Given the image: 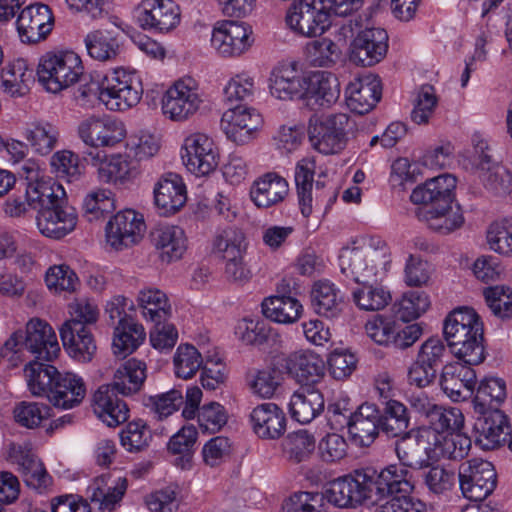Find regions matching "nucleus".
<instances>
[{
	"instance_id": "obj_13",
	"label": "nucleus",
	"mask_w": 512,
	"mask_h": 512,
	"mask_svg": "<svg viewBox=\"0 0 512 512\" xmlns=\"http://www.w3.org/2000/svg\"><path fill=\"white\" fill-rule=\"evenodd\" d=\"M181 157L186 168L196 175H207L218 165L215 143L203 133H193L185 138Z\"/></svg>"
},
{
	"instance_id": "obj_24",
	"label": "nucleus",
	"mask_w": 512,
	"mask_h": 512,
	"mask_svg": "<svg viewBox=\"0 0 512 512\" xmlns=\"http://www.w3.org/2000/svg\"><path fill=\"white\" fill-rule=\"evenodd\" d=\"M187 201L186 185L176 173H165L154 187V202L163 216L177 213Z\"/></svg>"
},
{
	"instance_id": "obj_59",
	"label": "nucleus",
	"mask_w": 512,
	"mask_h": 512,
	"mask_svg": "<svg viewBox=\"0 0 512 512\" xmlns=\"http://www.w3.org/2000/svg\"><path fill=\"white\" fill-rule=\"evenodd\" d=\"M173 364L178 378L190 379L202 367L203 357L193 345L181 344L176 350Z\"/></svg>"
},
{
	"instance_id": "obj_52",
	"label": "nucleus",
	"mask_w": 512,
	"mask_h": 512,
	"mask_svg": "<svg viewBox=\"0 0 512 512\" xmlns=\"http://www.w3.org/2000/svg\"><path fill=\"white\" fill-rule=\"evenodd\" d=\"M315 174V163L307 158L300 160L295 167V184L298 204L304 217L312 213V188Z\"/></svg>"
},
{
	"instance_id": "obj_10",
	"label": "nucleus",
	"mask_w": 512,
	"mask_h": 512,
	"mask_svg": "<svg viewBox=\"0 0 512 512\" xmlns=\"http://www.w3.org/2000/svg\"><path fill=\"white\" fill-rule=\"evenodd\" d=\"M366 472L371 473L370 489L374 503L385 497H410L414 490L412 472L401 464L388 465L379 474L369 468Z\"/></svg>"
},
{
	"instance_id": "obj_21",
	"label": "nucleus",
	"mask_w": 512,
	"mask_h": 512,
	"mask_svg": "<svg viewBox=\"0 0 512 512\" xmlns=\"http://www.w3.org/2000/svg\"><path fill=\"white\" fill-rule=\"evenodd\" d=\"M456 178L451 174L433 177L423 185L416 187L411 193V201L420 204L418 208L427 210L449 207L454 200Z\"/></svg>"
},
{
	"instance_id": "obj_1",
	"label": "nucleus",
	"mask_w": 512,
	"mask_h": 512,
	"mask_svg": "<svg viewBox=\"0 0 512 512\" xmlns=\"http://www.w3.org/2000/svg\"><path fill=\"white\" fill-rule=\"evenodd\" d=\"M28 204L37 210L36 224L40 233L61 239L77 224V213L67 202L63 186L55 181H37L27 186Z\"/></svg>"
},
{
	"instance_id": "obj_32",
	"label": "nucleus",
	"mask_w": 512,
	"mask_h": 512,
	"mask_svg": "<svg viewBox=\"0 0 512 512\" xmlns=\"http://www.w3.org/2000/svg\"><path fill=\"white\" fill-rule=\"evenodd\" d=\"M289 374L296 379L302 387H310L322 381L326 372L323 359L311 351L296 352L287 360Z\"/></svg>"
},
{
	"instance_id": "obj_31",
	"label": "nucleus",
	"mask_w": 512,
	"mask_h": 512,
	"mask_svg": "<svg viewBox=\"0 0 512 512\" xmlns=\"http://www.w3.org/2000/svg\"><path fill=\"white\" fill-rule=\"evenodd\" d=\"M395 452L400 464L406 468L422 469L433 461L431 438L424 432L414 438L408 433L399 437Z\"/></svg>"
},
{
	"instance_id": "obj_9",
	"label": "nucleus",
	"mask_w": 512,
	"mask_h": 512,
	"mask_svg": "<svg viewBox=\"0 0 512 512\" xmlns=\"http://www.w3.org/2000/svg\"><path fill=\"white\" fill-rule=\"evenodd\" d=\"M213 249L226 260V277L235 282L250 279L251 272L243 263L245 250L244 235L233 228H228L216 235Z\"/></svg>"
},
{
	"instance_id": "obj_22",
	"label": "nucleus",
	"mask_w": 512,
	"mask_h": 512,
	"mask_svg": "<svg viewBox=\"0 0 512 512\" xmlns=\"http://www.w3.org/2000/svg\"><path fill=\"white\" fill-rule=\"evenodd\" d=\"M53 15L48 5L37 3L24 8L16 21L20 39L24 43H38L52 31Z\"/></svg>"
},
{
	"instance_id": "obj_49",
	"label": "nucleus",
	"mask_w": 512,
	"mask_h": 512,
	"mask_svg": "<svg viewBox=\"0 0 512 512\" xmlns=\"http://www.w3.org/2000/svg\"><path fill=\"white\" fill-rule=\"evenodd\" d=\"M506 383L502 378L486 377L480 381L474 393L473 405L478 413L499 409L506 399Z\"/></svg>"
},
{
	"instance_id": "obj_17",
	"label": "nucleus",
	"mask_w": 512,
	"mask_h": 512,
	"mask_svg": "<svg viewBox=\"0 0 512 512\" xmlns=\"http://www.w3.org/2000/svg\"><path fill=\"white\" fill-rule=\"evenodd\" d=\"M262 123V116L255 108L241 105L228 109L221 118L227 138L240 145L252 140Z\"/></svg>"
},
{
	"instance_id": "obj_55",
	"label": "nucleus",
	"mask_w": 512,
	"mask_h": 512,
	"mask_svg": "<svg viewBox=\"0 0 512 512\" xmlns=\"http://www.w3.org/2000/svg\"><path fill=\"white\" fill-rule=\"evenodd\" d=\"M25 138L36 153L48 155L58 143L59 130L49 122H33L27 127Z\"/></svg>"
},
{
	"instance_id": "obj_4",
	"label": "nucleus",
	"mask_w": 512,
	"mask_h": 512,
	"mask_svg": "<svg viewBox=\"0 0 512 512\" xmlns=\"http://www.w3.org/2000/svg\"><path fill=\"white\" fill-rule=\"evenodd\" d=\"M351 129L350 117L346 113L311 118L308 126L309 142L321 154H337L346 147Z\"/></svg>"
},
{
	"instance_id": "obj_43",
	"label": "nucleus",
	"mask_w": 512,
	"mask_h": 512,
	"mask_svg": "<svg viewBox=\"0 0 512 512\" xmlns=\"http://www.w3.org/2000/svg\"><path fill=\"white\" fill-rule=\"evenodd\" d=\"M91 165L96 168L97 177L103 183H122L130 172V162L121 154L107 156L100 151L90 153Z\"/></svg>"
},
{
	"instance_id": "obj_7",
	"label": "nucleus",
	"mask_w": 512,
	"mask_h": 512,
	"mask_svg": "<svg viewBox=\"0 0 512 512\" xmlns=\"http://www.w3.org/2000/svg\"><path fill=\"white\" fill-rule=\"evenodd\" d=\"M329 17L322 0H299L288 10L286 22L294 32L316 37L328 28Z\"/></svg>"
},
{
	"instance_id": "obj_44",
	"label": "nucleus",
	"mask_w": 512,
	"mask_h": 512,
	"mask_svg": "<svg viewBox=\"0 0 512 512\" xmlns=\"http://www.w3.org/2000/svg\"><path fill=\"white\" fill-rule=\"evenodd\" d=\"M33 81V70L28 68L24 59L13 60L2 69L1 87L3 92L11 97L26 95Z\"/></svg>"
},
{
	"instance_id": "obj_33",
	"label": "nucleus",
	"mask_w": 512,
	"mask_h": 512,
	"mask_svg": "<svg viewBox=\"0 0 512 512\" xmlns=\"http://www.w3.org/2000/svg\"><path fill=\"white\" fill-rule=\"evenodd\" d=\"M141 82L140 77L134 71H128L123 68L114 69L106 74L101 83H91L87 88L79 89V96L83 99L97 97L103 104L107 103V99L115 97L122 89L128 88L130 83Z\"/></svg>"
},
{
	"instance_id": "obj_29",
	"label": "nucleus",
	"mask_w": 512,
	"mask_h": 512,
	"mask_svg": "<svg viewBox=\"0 0 512 512\" xmlns=\"http://www.w3.org/2000/svg\"><path fill=\"white\" fill-rule=\"evenodd\" d=\"M302 99L311 109L330 107L340 95L338 81L328 72H313L306 76Z\"/></svg>"
},
{
	"instance_id": "obj_14",
	"label": "nucleus",
	"mask_w": 512,
	"mask_h": 512,
	"mask_svg": "<svg viewBox=\"0 0 512 512\" xmlns=\"http://www.w3.org/2000/svg\"><path fill=\"white\" fill-rule=\"evenodd\" d=\"M78 135L88 146L113 147L126 136L122 121L111 117H88L78 125Z\"/></svg>"
},
{
	"instance_id": "obj_11",
	"label": "nucleus",
	"mask_w": 512,
	"mask_h": 512,
	"mask_svg": "<svg viewBox=\"0 0 512 512\" xmlns=\"http://www.w3.org/2000/svg\"><path fill=\"white\" fill-rule=\"evenodd\" d=\"M201 103L196 82L192 78L175 82L162 99V111L174 121H184L195 114Z\"/></svg>"
},
{
	"instance_id": "obj_45",
	"label": "nucleus",
	"mask_w": 512,
	"mask_h": 512,
	"mask_svg": "<svg viewBox=\"0 0 512 512\" xmlns=\"http://www.w3.org/2000/svg\"><path fill=\"white\" fill-rule=\"evenodd\" d=\"M311 298L313 307L319 315L327 318L337 317L343 307V296L334 283L319 280L314 283Z\"/></svg>"
},
{
	"instance_id": "obj_41",
	"label": "nucleus",
	"mask_w": 512,
	"mask_h": 512,
	"mask_svg": "<svg viewBox=\"0 0 512 512\" xmlns=\"http://www.w3.org/2000/svg\"><path fill=\"white\" fill-rule=\"evenodd\" d=\"M261 309L267 319L280 324L295 323L303 313L300 301L284 294L266 297L261 303Z\"/></svg>"
},
{
	"instance_id": "obj_48",
	"label": "nucleus",
	"mask_w": 512,
	"mask_h": 512,
	"mask_svg": "<svg viewBox=\"0 0 512 512\" xmlns=\"http://www.w3.org/2000/svg\"><path fill=\"white\" fill-rule=\"evenodd\" d=\"M145 379V362L131 358L116 370L113 384L121 395L130 396L140 391Z\"/></svg>"
},
{
	"instance_id": "obj_37",
	"label": "nucleus",
	"mask_w": 512,
	"mask_h": 512,
	"mask_svg": "<svg viewBox=\"0 0 512 512\" xmlns=\"http://www.w3.org/2000/svg\"><path fill=\"white\" fill-rule=\"evenodd\" d=\"M151 237L164 262L179 260L187 249L185 232L179 226H160L151 233Z\"/></svg>"
},
{
	"instance_id": "obj_58",
	"label": "nucleus",
	"mask_w": 512,
	"mask_h": 512,
	"mask_svg": "<svg viewBox=\"0 0 512 512\" xmlns=\"http://www.w3.org/2000/svg\"><path fill=\"white\" fill-rule=\"evenodd\" d=\"M307 57L315 67H331L341 58V49L329 38L311 41L306 46Z\"/></svg>"
},
{
	"instance_id": "obj_51",
	"label": "nucleus",
	"mask_w": 512,
	"mask_h": 512,
	"mask_svg": "<svg viewBox=\"0 0 512 512\" xmlns=\"http://www.w3.org/2000/svg\"><path fill=\"white\" fill-rule=\"evenodd\" d=\"M138 306L143 317L151 322L168 321L171 305L166 294L156 288L142 289L138 294Z\"/></svg>"
},
{
	"instance_id": "obj_47",
	"label": "nucleus",
	"mask_w": 512,
	"mask_h": 512,
	"mask_svg": "<svg viewBox=\"0 0 512 512\" xmlns=\"http://www.w3.org/2000/svg\"><path fill=\"white\" fill-rule=\"evenodd\" d=\"M380 429L387 438H399L407 434L410 415L407 407L398 400H387L380 410Z\"/></svg>"
},
{
	"instance_id": "obj_3",
	"label": "nucleus",
	"mask_w": 512,
	"mask_h": 512,
	"mask_svg": "<svg viewBox=\"0 0 512 512\" xmlns=\"http://www.w3.org/2000/svg\"><path fill=\"white\" fill-rule=\"evenodd\" d=\"M37 76L46 91L58 93L82 80L84 66L73 51L48 52L39 60Z\"/></svg>"
},
{
	"instance_id": "obj_16",
	"label": "nucleus",
	"mask_w": 512,
	"mask_h": 512,
	"mask_svg": "<svg viewBox=\"0 0 512 512\" xmlns=\"http://www.w3.org/2000/svg\"><path fill=\"white\" fill-rule=\"evenodd\" d=\"M28 352L34 359L28 364L42 362L50 364L60 353L56 333L51 325L40 318H32L24 329Z\"/></svg>"
},
{
	"instance_id": "obj_27",
	"label": "nucleus",
	"mask_w": 512,
	"mask_h": 512,
	"mask_svg": "<svg viewBox=\"0 0 512 512\" xmlns=\"http://www.w3.org/2000/svg\"><path fill=\"white\" fill-rule=\"evenodd\" d=\"M380 409L373 403H363L347 422L353 442L361 447H369L382 433L380 429Z\"/></svg>"
},
{
	"instance_id": "obj_42",
	"label": "nucleus",
	"mask_w": 512,
	"mask_h": 512,
	"mask_svg": "<svg viewBox=\"0 0 512 512\" xmlns=\"http://www.w3.org/2000/svg\"><path fill=\"white\" fill-rule=\"evenodd\" d=\"M433 461L464 458L471 448V439L458 432L433 433L431 438Z\"/></svg>"
},
{
	"instance_id": "obj_12",
	"label": "nucleus",
	"mask_w": 512,
	"mask_h": 512,
	"mask_svg": "<svg viewBox=\"0 0 512 512\" xmlns=\"http://www.w3.org/2000/svg\"><path fill=\"white\" fill-rule=\"evenodd\" d=\"M388 33L382 28H366L358 32L350 44L349 60L361 67L373 66L388 51Z\"/></svg>"
},
{
	"instance_id": "obj_18",
	"label": "nucleus",
	"mask_w": 512,
	"mask_h": 512,
	"mask_svg": "<svg viewBox=\"0 0 512 512\" xmlns=\"http://www.w3.org/2000/svg\"><path fill=\"white\" fill-rule=\"evenodd\" d=\"M143 215L132 209L115 214L106 225V239L116 250L136 244L145 230Z\"/></svg>"
},
{
	"instance_id": "obj_25",
	"label": "nucleus",
	"mask_w": 512,
	"mask_h": 512,
	"mask_svg": "<svg viewBox=\"0 0 512 512\" xmlns=\"http://www.w3.org/2000/svg\"><path fill=\"white\" fill-rule=\"evenodd\" d=\"M348 108L357 114L370 112L380 101L382 84L377 75H367L350 82L345 91Z\"/></svg>"
},
{
	"instance_id": "obj_46",
	"label": "nucleus",
	"mask_w": 512,
	"mask_h": 512,
	"mask_svg": "<svg viewBox=\"0 0 512 512\" xmlns=\"http://www.w3.org/2000/svg\"><path fill=\"white\" fill-rule=\"evenodd\" d=\"M145 336L143 326L135 322L134 319H123L117 322L112 342L114 354L125 358L142 344Z\"/></svg>"
},
{
	"instance_id": "obj_53",
	"label": "nucleus",
	"mask_w": 512,
	"mask_h": 512,
	"mask_svg": "<svg viewBox=\"0 0 512 512\" xmlns=\"http://www.w3.org/2000/svg\"><path fill=\"white\" fill-rule=\"evenodd\" d=\"M342 274L356 283H365L373 267H369L365 252L359 247H344L339 255Z\"/></svg>"
},
{
	"instance_id": "obj_2",
	"label": "nucleus",
	"mask_w": 512,
	"mask_h": 512,
	"mask_svg": "<svg viewBox=\"0 0 512 512\" xmlns=\"http://www.w3.org/2000/svg\"><path fill=\"white\" fill-rule=\"evenodd\" d=\"M24 373L30 392L47 398L54 407L72 409L79 406L86 395V385L81 377L70 372L60 373L51 364H26Z\"/></svg>"
},
{
	"instance_id": "obj_39",
	"label": "nucleus",
	"mask_w": 512,
	"mask_h": 512,
	"mask_svg": "<svg viewBox=\"0 0 512 512\" xmlns=\"http://www.w3.org/2000/svg\"><path fill=\"white\" fill-rule=\"evenodd\" d=\"M416 215L419 220L426 222L427 226L442 235H447L459 229L464 224V216L458 204H449V207H439L427 210L417 208Z\"/></svg>"
},
{
	"instance_id": "obj_61",
	"label": "nucleus",
	"mask_w": 512,
	"mask_h": 512,
	"mask_svg": "<svg viewBox=\"0 0 512 512\" xmlns=\"http://www.w3.org/2000/svg\"><path fill=\"white\" fill-rule=\"evenodd\" d=\"M183 403L182 393L173 389L166 393L149 396L144 405L150 409L155 418L162 420L176 412Z\"/></svg>"
},
{
	"instance_id": "obj_40",
	"label": "nucleus",
	"mask_w": 512,
	"mask_h": 512,
	"mask_svg": "<svg viewBox=\"0 0 512 512\" xmlns=\"http://www.w3.org/2000/svg\"><path fill=\"white\" fill-rule=\"evenodd\" d=\"M451 352L464 363L478 365L485 359L484 330L475 327L473 331L467 330L460 338L447 340Z\"/></svg>"
},
{
	"instance_id": "obj_57",
	"label": "nucleus",
	"mask_w": 512,
	"mask_h": 512,
	"mask_svg": "<svg viewBox=\"0 0 512 512\" xmlns=\"http://www.w3.org/2000/svg\"><path fill=\"white\" fill-rule=\"evenodd\" d=\"M429 297L425 292L412 291L405 293L393 306L395 317L403 322L418 318L429 307Z\"/></svg>"
},
{
	"instance_id": "obj_28",
	"label": "nucleus",
	"mask_w": 512,
	"mask_h": 512,
	"mask_svg": "<svg viewBox=\"0 0 512 512\" xmlns=\"http://www.w3.org/2000/svg\"><path fill=\"white\" fill-rule=\"evenodd\" d=\"M120 394L114 384L100 386L92 398L95 415L109 427H115L128 419L127 404L118 397Z\"/></svg>"
},
{
	"instance_id": "obj_36",
	"label": "nucleus",
	"mask_w": 512,
	"mask_h": 512,
	"mask_svg": "<svg viewBox=\"0 0 512 512\" xmlns=\"http://www.w3.org/2000/svg\"><path fill=\"white\" fill-rule=\"evenodd\" d=\"M325 407L322 393L315 388L301 387L289 402L291 418L300 424H308L319 416Z\"/></svg>"
},
{
	"instance_id": "obj_34",
	"label": "nucleus",
	"mask_w": 512,
	"mask_h": 512,
	"mask_svg": "<svg viewBox=\"0 0 512 512\" xmlns=\"http://www.w3.org/2000/svg\"><path fill=\"white\" fill-rule=\"evenodd\" d=\"M289 193L287 180L275 172L257 178L250 189L252 202L258 208H270L283 202Z\"/></svg>"
},
{
	"instance_id": "obj_35",
	"label": "nucleus",
	"mask_w": 512,
	"mask_h": 512,
	"mask_svg": "<svg viewBox=\"0 0 512 512\" xmlns=\"http://www.w3.org/2000/svg\"><path fill=\"white\" fill-rule=\"evenodd\" d=\"M10 457L18 464L19 472L28 487L43 493L52 485V477L43 463L33 454L24 451L21 446L13 445L10 449Z\"/></svg>"
},
{
	"instance_id": "obj_6",
	"label": "nucleus",
	"mask_w": 512,
	"mask_h": 512,
	"mask_svg": "<svg viewBox=\"0 0 512 512\" xmlns=\"http://www.w3.org/2000/svg\"><path fill=\"white\" fill-rule=\"evenodd\" d=\"M459 483L465 498L479 502L496 488L497 475L491 462L473 458L459 467Z\"/></svg>"
},
{
	"instance_id": "obj_62",
	"label": "nucleus",
	"mask_w": 512,
	"mask_h": 512,
	"mask_svg": "<svg viewBox=\"0 0 512 512\" xmlns=\"http://www.w3.org/2000/svg\"><path fill=\"white\" fill-rule=\"evenodd\" d=\"M325 497L319 492L294 493L285 501L282 512H327Z\"/></svg>"
},
{
	"instance_id": "obj_20",
	"label": "nucleus",
	"mask_w": 512,
	"mask_h": 512,
	"mask_svg": "<svg viewBox=\"0 0 512 512\" xmlns=\"http://www.w3.org/2000/svg\"><path fill=\"white\" fill-rule=\"evenodd\" d=\"M471 366L462 361L449 363L443 367L440 387L452 401H466L474 395L477 375Z\"/></svg>"
},
{
	"instance_id": "obj_19",
	"label": "nucleus",
	"mask_w": 512,
	"mask_h": 512,
	"mask_svg": "<svg viewBox=\"0 0 512 512\" xmlns=\"http://www.w3.org/2000/svg\"><path fill=\"white\" fill-rule=\"evenodd\" d=\"M126 490V478L119 477L109 485L104 476L98 477L87 490L91 503H88L87 500L75 499L72 512H91L92 505L102 511H113L122 500Z\"/></svg>"
},
{
	"instance_id": "obj_38",
	"label": "nucleus",
	"mask_w": 512,
	"mask_h": 512,
	"mask_svg": "<svg viewBox=\"0 0 512 512\" xmlns=\"http://www.w3.org/2000/svg\"><path fill=\"white\" fill-rule=\"evenodd\" d=\"M60 337L69 355L81 362H88L96 352V343L90 329L79 323L70 328L62 325Z\"/></svg>"
},
{
	"instance_id": "obj_23",
	"label": "nucleus",
	"mask_w": 512,
	"mask_h": 512,
	"mask_svg": "<svg viewBox=\"0 0 512 512\" xmlns=\"http://www.w3.org/2000/svg\"><path fill=\"white\" fill-rule=\"evenodd\" d=\"M479 414L474 423L476 442L486 450L505 444L510 435V424L503 411L492 409Z\"/></svg>"
},
{
	"instance_id": "obj_60",
	"label": "nucleus",
	"mask_w": 512,
	"mask_h": 512,
	"mask_svg": "<svg viewBox=\"0 0 512 512\" xmlns=\"http://www.w3.org/2000/svg\"><path fill=\"white\" fill-rule=\"evenodd\" d=\"M151 440V430L142 419L129 422L120 433L121 445L131 453L146 449Z\"/></svg>"
},
{
	"instance_id": "obj_30",
	"label": "nucleus",
	"mask_w": 512,
	"mask_h": 512,
	"mask_svg": "<svg viewBox=\"0 0 512 512\" xmlns=\"http://www.w3.org/2000/svg\"><path fill=\"white\" fill-rule=\"evenodd\" d=\"M253 432L261 439H279L286 431V417L275 403L267 402L254 407L250 413Z\"/></svg>"
},
{
	"instance_id": "obj_56",
	"label": "nucleus",
	"mask_w": 512,
	"mask_h": 512,
	"mask_svg": "<svg viewBox=\"0 0 512 512\" xmlns=\"http://www.w3.org/2000/svg\"><path fill=\"white\" fill-rule=\"evenodd\" d=\"M430 430L424 433L432 438L433 433L458 432L464 425V416L460 409L455 407L445 408L436 405L428 417Z\"/></svg>"
},
{
	"instance_id": "obj_63",
	"label": "nucleus",
	"mask_w": 512,
	"mask_h": 512,
	"mask_svg": "<svg viewBox=\"0 0 512 512\" xmlns=\"http://www.w3.org/2000/svg\"><path fill=\"white\" fill-rule=\"evenodd\" d=\"M483 294L493 315L502 320L512 317V289L510 287H488Z\"/></svg>"
},
{
	"instance_id": "obj_15",
	"label": "nucleus",
	"mask_w": 512,
	"mask_h": 512,
	"mask_svg": "<svg viewBox=\"0 0 512 512\" xmlns=\"http://www.w3.org/2000/svg\"><path fill=\"white\" fill-rule=\"evenodd\" d=\"M137 21L144 30L166 33L180 23L179 6L172 0H142Z\"/></svg>"
},
{
	"instance_id": "obj_50",
	"label": "nucleus",
	"mask_w": 512,
	"mask_h": 512,
	"mask_svg": "<svg viewBox=\"0 0 512 512\" xmlns=\"http://www.w3.org/2000/svg\"><path fill=\"white\" fill-rule=\"evenodd\" d=\"M88 55L101 62L111 61L117 57L120 44L114 32L109 30H94L84 38Z\"/></svg>"
},
{
	"instance_id": "obj_26",
	"label": "nucleus",
	"mask_w": 512,
	"mask_h": 512,
	"mask_svg": "<svg viewBox=\"0 0 512 512\" xmlns=\"http://www.w3.org/2000/svg\"><path fill=\"white\" fill-rule=\"evenodd\" d=\"M305 81L306 76L297 70L295 62L279 63L270 73V93L280 100L302 99Z\"/></svg>"
},
{
	"instance_id": "obj_64",
	"label": "nucleus",
	"mask_w": 512,
	"mask_h": 512,
	"mask_svg": "<svg viewBox=\"0 0 512 512\" xmlns=\"http://www.w3.org/2000/svg\"><path fill=\"white\" fill-rule=\"evenodd\" d=\"M490 248L503 255H512V219L494 222L487 231Z\"/></svg>"
},
{
	"instance_id": "obj_5",
	"label": "nucleus",
	"mask_w": 512,
	"mask_h": 512,
	"mask_svg": "<svg viewBox=\"0 0 512 512\" xmlns=\"http://www.w3.org/2000/svg\"><path fill=\"white\" fill-rule=\"evenodd\" d=\"M371 473L366 469L333 480L324 493L325 503L339 508L355 507L364 501L373 502L370 489Z\"/></svg>"
},
{
	"instance_id": "obj_54",
	"label": "nucleus",
	"mask_w": 512,
	"mask_h": 512,
	"mask_svg": "<svg viewBox=\"0 0 512 512\" xmlns=\"http://www.w3.org/2000/svg\"><path fill=\"white\" fill-rule=\"evenodd\" d=\"M483 327L480 316L470 307H458L446 317L443 325V334L447 340L460 338L467 330L473 331L475 327Z\"/></svg>"
},
{
	"instance_id": "obj_8",
	"label": "nucleus",
	"mask_w": 512,
	"mask_h": 512,
	"mask_svg": "<svg viewBox=\"0 0 512 512\" xmlns=\"http://www.w3.org/2000/svg\"><path fill=\"white\" fill-rule=\"evenodd\" d=\"M252 30L244 22L218 21L212 30L211 46L222 57H238L252 45Z\"/></svg>"
}]
</instances>
